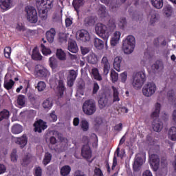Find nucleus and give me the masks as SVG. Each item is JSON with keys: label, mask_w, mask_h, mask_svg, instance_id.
<instances>
[{"label": "nucleus", "mask_w": 176, "mask_h": 176, "mask_svg": "<svg viewBox=\"0 0 176 176\" xmlns=\"http://www.w3.org/2000/svg\"><path fill=\"white\" fill-rule=\"evenodd\" d=\"M160 111L161 104L156 103L155 104V111L151 113V118L153 120L152 127L155 132H161V130L163 129V122L159 120Z\"/></svg>", "instance_id": "obj_1"}, {"label": "nucleus", "mask_w": 176, "mask_h": 176, "mask_svg": "<svg viewBox=\"0 0 176 176\" xmlns=\"http://www.w3.org/2000/svg\"><path fill=\"white\" fill-rule=\"evenodd\" d=\"M122 33L119 31H116L114 32L113 36L111 38V46H116V45L119 43L120 39Z\"/></svg>", "instance_id": "obj_21"}, {"label": "nucleus", "mask_w": 176, "mask_h": 176, "mask_svg": "<svg viewBox=\"0 0 176 176\" xmlns=\"http://www.w3.org/2000/svg\"><path fill=\"white\" fill-rule=\"evenodd\" d=\"M172 11H173V8L171 6L166 5L165 7H164L163 12L166 17L171 16Z\"/></svg>", "instance_id": "obj_39"}, {"label": "nucleus", "mask_w": 176, "mask_h": 176, "mask_svg": "<svg viewBox=\"0 0 176 176\" xmlns=\"http://www.w3.org/2000/svg\"><path fill=\"white\" fill-rule=\"evenodd\" d=\"M168 135L172 141H176V126H172L169 129Z\"/></svg>", "instance_id": "obj_36"}, {"label": "nucleus", "mask_w": 176, "mask_h": 176, "mask_svg": "<svg viewBox=\"0 0 176 176\" xmlns=\"http://www.w3.org/2000/svg\"><path fill=\"white\" fill-rule=\"evenodd\" d=\"M36 88L38 91H43L46 89V83L43 81H40L38 82Z\"/></svg>", "instance_id": "obj_49"}, {"label": "nucleus", "mask_w": 176, "mask_h": 176, "mask_svg": "<svg viewBox=\"0 0 176 176\" xmlns=\"http://www.w3.org/2000/svg\"><path fill=\"white\" fill-rule=\"evenodd\" d=\"M98 13L101 14V16H104L106 13V7L101 6L98 10Z\"/></svg>", "instance_id": "obj_62"}, {"label": "nucleus", "mask_w": 176, "mask_h": 176, "mask_svg": "<svg viewBox=\"0 0 176 176\" xmlns=\"http://www.w3.org/2000/svg\"><path fill=\"white\" fill-rule=\"evenodd\" d=\"M84 5V0H73L72 6H74L76 12H78L80 6Z\"/></svg>", "instance_id": "obj_33"}, {"label": "nucleus", "mask_w": 176, "mask_h": 176, "mask_svg": "<svg viewBox=\"0 0 176 176\" xmlns=\"http://www.w3.org/2000/svg\"><path fill=\"white\" fill-rule=\"evenodd\" d=\"M11 52H12L11 47H6L4 48V56L6 58H10Z\"/></svg>", "instance_id": "obj_53"}, {"label": "nucleus", "mask_w": 176, "mask_h": 176, "mask_svg": "<svg viewBox=\"0 0 176 176\" xmlns=\"http://www.w3.org/2000/svg\"><path fill=\"white\" fill-rule=\"evenodd\" d=\"M94 46L98 48L99 50H101L104 48V44L102 40H100L98 38H94Z\"/></svg>", "instance_id": "obj_32"}, {"label": "nucleus", "mask_w": 176, "mask_h": 176, "mask_svg": "<svg viewBox=\"0 0 176 176\" xmlns=\"http://www.w3.org/2000/svg\"><path fill=\"white\" fill-rule=\"evenodd\" d=\"M95 23V19L92 16H88L84 20V25L87 27L94 25Z\"/></svg>", "instance_id": "obj_30"}, {"label": "nucleus", "mask_w": 176, "mask_h": 176, "mask_svg": "<svg viewBox=\"0 0 176 176\" xmlns=\"http://www.w3.org/2000/svg\"><path fill=\"white\" fill-rule=\"evenodd\" d=\"M56 35V29L52 28L50 30L47 31L45 33L46 38L48 43H52L54 41V38Z\"/></svg>", "instance_id": "obj_16"}, {"label": "nucleus", "mask_w": 176, "mask_h": 176, "mask_svg": "<svg viewBox=\"0 0 176 176\" xmlns=\"http://www.w3.org/2000/svg\"><path fill=\"white\" fill-rule=\"evenodd\" d=\"M95 31L99 37L103 38L104 41H107L109 38V31L104 24L98 23L95 27Z\"/></svg>", "instance_id": "obj_5"}, {"label": "nucleus", "mask_w": 176, "mask_h": 176, "mask_svg": "<svg viewBox=\"0 0 176 176\" xmlns=\"http://www.w3.org/2000/svg\"><path fill=\"white\" fill-rule=\"evenodd\" d=\"M143 164V160L142 157H136L134 164H133V170H140V168L142 166Z\"/></svg>", "instance_id": "obj_23"}, {"label": "nucleus", "mask_w": 176, "mask_h": 176, "mask_svg": "<svg viewBox=\"0 0 176 176\" xmlns=\"http://www.w3.org/2000/svg\"><path fill=\"white\" fill-rule=\"evenodd\" d=\"M150 14H151L150 24L151 25H154L155 23H157L158 21L157 12L156 11L152 10Z\"/></svg>", "instance_id": "obj_31"}, {"label": "nucleus", "mask_w": 176, "mask_h": 176, "mask_svg": "<svg viewBox=\"0 0 176 176\" xmlns=\"http://www.w3.org/2000/svg\"><path fill=\"white\" fill-rule=\"evenodd\" d=\"M111 82L115 83L118 81V74L116 73V71L111 70Z\"/></svg>", "instance_id": "obj_52"}, {"label": "nucleus", "mask_w": 176, "mask_h": 176, "mask_svg": "<svg viewBox=\"0 0 176 176\" xmlns=\"http://www.w3.org/2000/svg\"><path fill=\"white\" fill-rule=\"evenodd\" d=\"M50 65L52 69H56L58 67V62L56 58H50Z\"/></svg>", "instance_id": "obj_43"}, {"label": "nucleus", "mask_w": 176, "mask_h": 176, "mask_svg": "<svg viewBox=\"0 0 176 176\" xmlns=\"http://www.w3.org/2000/svg\"><path fill=\"white\" fill-rule=\"evenodd\" d=\"M111 89L113 90V102H119L120 101V98H119V92H118V89L115 87L114 86L111 87Z\"/></svg>", "instance_id": "obj_40"}, {"label": "nucleus", "mask_w": 176, "mask_h": 176, "mask_svg": "<svg viewBox=\"0 0 176 176\" xmlns=\"http://www.w3.org/2000/svg\"><path fill=\"white\" fill-rule=\"evenodd\" d=\"M71 173V167L69 165H65L61 168L60 173L62 176H67Z\"/></svg>", "instance_id": "obj_35"}, {"label": "nucleus", "mask_w": 176, "mask_h": 176, "mask_svg": "<svg viewBox=\"0 0 176 176\" xmlns=\"http://www.w3.org/2000/svg\"><path fill=\"white\" fill-rule=\"evenodd\" d=\"M101 65L103 66L104 74L107 76L111 69L110 63L108 60L107 57L104 56L101 60Z\"/></svg>", "instance_id": "obj_17"}, {"label": "nucleus", "mask_w": 176, "mask_h": 176, "mask_svg": "<svg viewBox=\"0 0 176 176\" xmlns=\"http://www.w3.org/2000/svg\"><path fill=\"white\" fill-rule=\"evenodd\" d=\"M53 107V102L47 99L43 101V107L44 109H48L49 110Z\"/></svg>", "instance_id": "obj_48"}, {"label": "nucleus", "mask_w": 176, "mask_h": 176, "mask_svg": "<svg viewBox=\"0 0 176 176\" xmlns=\"http://www.w3.org/2000/svg\"><path fill=\"white\" fill-rule=\"evenodd\" d=\"M41 52L43 55L47 56L52 54V50L49 48H46L44 44H41Z\"/></svg>", "instance_id": "obj_47"}, {"label": "nucleus", "mask_w": 176, "mask_h": 176, "mask_svg": "<svg viewBox=\"0 0 176 176\" xmlns=\"http://www.w3.org/2000/svg\"><path fill=\"white\" fill-rule=\"evenodd\" d=\"M17 103L19 106L24 107L25 105V97L23 95H19L17 98Z\"/></svg>", "instance_id": "obj_42"}, {"label": "nucleus", "mask_w": 176, "mask_h": 176, "mask_svg": "<svg viewBox=\"0 0 176 176\" xmlns=\"http://www.w3.org/2000/svg\"><path fill=\"white\" fill-rule=\"evenodd\" d=\"M146 81V75L145 71L138 72L133 76V82L132 83L134 89H140L142 88L144 82Z\"/></svg>", "instance_id": "obj_3"}, {"label": "nucleus", "mask_w": 176, "mask_h": 176, "mask_svg": "<svg viewBox=\"0 0 176 176\" xmlns=\"http://www.w3.org/2000/svg\"><path fill=\"white\" fill-rule=\"evenodd\" d=\"M68 50L72 53H76L78 51V45L74 40H70L68 45Z\"/></svg>", "instance_id": "obj_22"}, {"label": "nucleus", "mask_w": 176, "mask_h": 176, "mask_svg": "<svg viewBox=\"0 0 176 176\" xmlns=\"http://www.w3.org/2000/svg\"><path fill=\"white\" fill-rule=\"evenodd\" d=\"M16 29L18 31H25V27L24 26V24H23V23H18Z\"/></svg>", "instance_id": "obj_61"}, {"label": "nucleus", "mask_w": 176, "mask_h": 176, "mask_svg": "<svg viewBox=\"0 0 176 176\" xmlns=\"http://www.w3.org/2000/svg\"><path fill=\"white\" fill-rule=\"evenodd\" d=\"M78 73L74 69L69 70V75L67 76L68 78L72 79L75 82L76 79L77 78Z\"/></svg>", "instance_id": "obj_44"}, {"label": "nucleus", "mask_w": 176, "mask_h": 176, "mask_svg": "<svg viewBox=\"0 0 176 176\" xmlns=\"http://www.w3.org/2000/svg\"><path fill=\"white\" fill-rule=\"evenodd\" d=\"M15 142L16 144L19 145L21 148H23V147L28 144V138L27 135L23 134L20 138H17Z\"/></svg>", "instance_id": "obj_18"}, {"label": "nucleus", "mask_w": 176, "mask_h": 176, "mask_svg": "<svg viewBox=\"0 0 176 176\" xmlns=\"http://www.w3.org/2000/svg\"><path fill=\"white\" fill-rule=\"evenodd\" d=\"M34 171V176H42V168L41 167H36Z\"/></svg>", "instance_id": "obj_58"}, {"label": "nucleus", "mask_w": 176, "mask_h": 176, "mask_svg": "<svg viewBox=\"0 0 176 176\" xmlns=\"http://www.w3.org/2000/svg\"><path fill=\"white\" fill-rule=\"evenodd\" d=\"M121 63H122V57L117 56L114 58L113 68L118 72H120Z\"/></svg>", "instance_id": "obj_25"}, {"label": "nucleus", "mask_w": 176, "mask_h": 176, "mask_svg": "<svg viewBox=\"0 0 176 176\" xmlns=\"http://www.w3.org/2000/svg\"><path fill=\"white\" fill-rule=\"evenodd\" d=\"M80 50L82 55L87 54V53H89L90 51L89 47H80Z\"/></svg>", "instance_id": "obj_63"}, {"label": "nucleus", "mask_w": 176, "mask_h": 176, "mask_svg": "<svg viewBox=\"0 0 176 176\" xmlns=\"http://www.w3.org/2000/svg\"><path fill=\"white\" fill-rule=\"evenodd\" d=\"M100 90V86L98 85V82H94V87H93V91L92 94L94 95L96 94L98 91Z\"/></svg>", "instance_id": "obj_57"}, {"label": "nucleus", "mask_w": 176, "mask_h": 176, "mask_svg": "<svg viewBox=\"0 0 176 176\" xmlns=\"http://www.w3.org/2000/svg\"><path fill=\"white\" fill-rule=\"evenodd\" d=\"M56 56L58 59L60 60H65L67 59L66 54L64 52V50H63L62 49H58L56 50Z\"/></svg>", "instance_id": "obj_34"}, {"label": "nucleus", "mask_w": 176, "mask_h": 176, "mask_svg": "<svg viewBox=\"0 0 176 176\" xmlns=\"http://www.w3.org/2000/svg\"><path fill=\"white\" fill-rule=\"evenodd\" d=\"M109 99L107 97H100L98 100V105L100 109H104L108 106Z\"/></svg>", "instance_id": "obj_28"}, {"label": "nucleus", "mask_w": 176, "mask_h": 176, "mask_svg": "<svg viewBox=\"0 0 176 176\" xmlns=\"http://www.w3.org/2000/svg\"><path fill=\"white\" fill-rule=\"evenodd\" d=\"M32 58L34 60H41L43 58V56H41V53L38 52V47H34L33 49Z\"/></svg>", "instance_id": "obj_27"}, {"label": "nucleus", "mask_w": 176, "mask_h": 176, "mask_svg": "<svg viewBox=\"0 0 176 176\" xmlns=\"http://www.w3.org/2000/svg\"><path fill=\"white\" fill-rule=\"evenodd\" d=\"M23 131V126L18 124L12 126V129H11V132L14 134H19V133H22Z\"/></svg>", "instance_id": "obj_29"}, {"label": "nucleus", "mask_w": 176, "mask_h": 176, "mask_svg": "<svg viewBox=\"0 0 176 176\" xmlns=\"http://www.w3.org/2000/svg\"><path fill=\"white\" fill-rule=\"evenodd\" d=\"M135 47V38L132 35L122 41V50L126 54H131Z\"/></svg>", "instance_id": "obj_2"}, {"label": "nucleus", "mask_w": 176, "mask_h": 176, "mask_svg": "<svg viewBox=\"0 0 176 176\" xmlns=\"http://www.w3.org/2000/svg\"><path fill=\"white\" fill-rule=\"evenodd\" d=\"M97 110L96 102L93 100H85L82 104V111L87 116L95 114Z\"/></svg>", "instance_id": "obj_4"}, {"label": "nucleus", "mask_w": 176, "mask_h": 176, "mask_svg": "<svg viewBox=\"0 0 176 176\" xmlns=\"http://www.w3.org/2000/svg\"><path fill=\"white\" fill-rule=\"evenodd\" d=\"M87 61L88 63L95 65L98 61V56L95 53L88 54V56H87Z\"/></svg>", "instance_id": "obj_24"}, {"label": "nucleus", "mask_w": 176, "mask_h": 176, "mask_svg": "<svg viewBox=\"0 0 176 176\" xmlns=\"http://www.w3.org/2000/svg\"><path fill=\"white\" fill-rule=\"evenodd\" d=\"M36 78H46L50 76L49 71L41 65H36L34 69Z\"/></svg>", "instance_id": "obj_9"}, {"label": "nucleus", "mask_w": 176, "mask_h": 176, "mask_svg": "<svg viewBox=\"0 0 176 176\" xmlns=\"http://www.w3.org/2000/svg\"><path fill=\"white\" fill-rule=\"evenodd\" d=\"M151 4L155 8L161 9L164 6L163 0H151Z\"/></svg>", "instance_id": "obj_37"}, {"label": "nucleus", "mask_w": 176, "mask_h": 176, "mask_svg": "<svg viewBox=\"0 0 176 176\" xmlns=\"http://www.w3.org/2000/svg\"><path fill=\"white\" fill-rule=\"evenodd\" d=\"M77 34L79 36V39L82 42H88L90 40V35L88 31L82 29L77 32Z\"/></svg>", "instance_id": "obj_15"}, {"label": "nucleus", "mask_w": 176, "mask_h": 176, "mask_svg": "<svg viewBox=\"0 0 176 176\" xmlns=\"http://www.w3.org/2000/svg\"><path fill=\"white\" fill-rule=\"evenodd\" d=\"M50 120L51 122H56L57 121V115H56V111L53 110L51 113H50Z\"/></svg>", "instance_id": "obj_55"}, {"label": "nucleus", "mask_w": 176, "mask_h": 176, "mask_svg": "<svg viewBox=\"0 0 176 176\" xmlns=\"http://www.w3.org/2000/svg\"><path fill=\"white\" fill-rule=\"evenodd\" d=\"M11 161L12 162H17V155H16V151H13L11 153Z\"/></svg>", "instance_id": "obj_59"}, {"label": "nucleus", "mask_w": 176, "mask_h": 176, "mask_svg": "<svg viewBox=\"0 0 176 176\" xmlns=\"http://www.w3.org/2000/svg\"><path fill=\"white\" fill-rule=\"evenodd\" d=\"M126 24V18L124 17H122L119 19V22H118V26L120 27V28H124V25Z\"/></svg>", "instance_id": "obj_54"}, {"label": "nucleus", "mask_w": 176, "mask_h": 176, "mask_svg": "<svg viewBox=\"0 0 176 176\" xmlns=\"http://www.w3.org/2000/svg\"><path fill=\"white\" fill-rule=\"evenodd\" d=\"M12 0H0V8L8 10L12 8Z\"/></svg>", "instance_id": "obj_20"}, {"label": "nucleus", "mask_w": 176, "mask_h": 176, "mask_svg": "<svg viewBox=\"0 0 176 176\" xmlns=\"http://www.w3.org/2000/svg\"><path fill=\"white\" fill-rule=\"evenodd\" d=\"M41 4L42 3H40V1H36V7L38 10L39 17L41 19L42 21H45L47 18L48 10L44 8V7L41 6Z\"/></svg>", "instance_id": "obj_12"}, {"label": "nucleus", "mask_w": 176, "mask_h": 176, "mask_svg": "<svg viewBox=\"0 0 176 176\" xmlns=\"http://www.w3.org/2000/svg\"><path fill=\"white\" fill-rule=\"evenodd\" d=\"M81 128L82 129V131L87 132L89 130V122L87 120H82L81 121Z\"/></svg>", "instance_id": "obj_51"}, {"label": "nucleus", "mask_w": 176, "mask_h": 176, "mask_svg": "<svg viewBox=\"0 0 176 176\" xmlns=\"http://www.w3.org/2000/svg\"><path fill=\"white\" fill-rule=\"evenodd\" d=\"M34 129V132H38L39 133H42V130H45L47 128V125L45 122L42 120L36 121L33 124Z\"/></svg>", "instance_id": "obj_13"}, {"label": "nucleus", "mask_w": 176, "mask_h": 176, "mask_svg": "<svg viewBox=\"0 0 176 176\" xmlns=\"http://www.w3.org/2000/svg\"><path fill=\"white\" fill-rule=\"evenodd\" d=\"M15 82L12 79L4 80V88L7 90H10L12 89Z\"/></svg>", "instance_id": "obj_38"}, {"label": "nucleus", "mask_w": 176, "mask_h": 176, "mask_svg": "<svg viewBox=\"0 0 176 176\" xmlns=\"http://www.w3.org/2000/svg\"><path fill=\"white\" fill-rule=\"evenodd\" d=\"M36 1L41 3V6L47 10L53 8L54 0H36Z\"/></svg>", "instance_id": "obj_19"}, {"label": "nucleus", "mask_w": 176, "mask_h": 176, "mask_svg": "<svg viewBox=\"0 0 176 176\" xmlns=\"http://www.w3.org/2000/svg\"><path fill=\"white\" fill-rule=\"evenodd\" d=\"M91 74L96 80H98V81L102 80V77L100 74L99 69H97V67H94V69H91Z\"/></svg>", "instance_id": "obj_26"}, {"label": "nucleus", "mask_w": 176, "mask_h": 176, "mask_svg": "<svg viewBox=\"0 0 176 176\" xmlns=\"http://www.w3.org/2000/svg\"><path fill=\"white\" fill-rule=\"evenodd\" d=\"M81 155L83 158H85L87 160H90L92 157V151L89 144H85L84 146H82L81 150Z\"/></svg>", "instance_id": "obj_14"}, {"label": "nucleus", "mask_w": 176, "mask_h": 176, "mask_svg": "<svg viewBox=\"0 0 176 176\" xmlns=\"http://www.w3.org/2000/svg\"><path fill=\"white\" fill-rule=\"evenodd\" d=\"M161 164L162 167L168 166V161L164 157H163L161 160Z\"/></svg>", "instance_id": "obj_64"}, {"label": "nucleus", "mask_w": 176, "mask_h": 176, "mask_svg": "<svg viewBox=\"0 0 176 176\" xmlns=\"http://www.w3.org/2000/svg\"><path fill=\"white\" fill-rule=\"evenodd\" d=\"M52 158V154H50V153L47 152L45 153V155L44 156V159H43V164L44 166H47V164H48Z\"/></svg>", "instance_id": "obj_45"}, {"label": "nucleus", "mask_w": 176, "mask_h": 176, "mask_svg": "<svg viewBox=\"0 0 176 176\" xmlns=\"http://www.w3.org/2000/svg\"><path fill=\"white\" fill-rule=\"evenodd\" d=\"M94 176H104L102 170L100 168L96 167L94 170Z\"/></svg>", "instance_id": "obj_56"}, {"label": "nucleus", "mask_w": 176, "mask_h": 176, "mask_svg": "<svg viewBox=\"0 0 176 176\" xmlns=\"http://www.w3.org/2000/svg\"><path fill=\"white\" fill-rule=\"evenodd\" d=\"M10 117V111L7 109H3L0 112V121H2L3 120L8 119Z\"/></svg>", "instance_id": "obj_41"}, {"label": "nucleus", "mask_w": 176, "mask_h": 176, "mask_svg": "<svg viewBox=\"0 0 176 176\" xmlns=\"http://www.w3.org/2000/svg\"><path fill=\"white\" fill-rule=\"evenodd\" d=\"M157 91V86L154 82H147L142 88V93L145 97H151Z\"/></svg>", "instance_id": "obj_7"}, {"label": "nucleus", "mask_w": 176, "mask_h": 176, "mask_svg": "<svg viewBox=\"0 0 176 176\" xmlns=\"http://www.w3.org/2000/svg\"><path fill=\"white\" fill-rule=\"evenodd\" d=\"M25 12L28 14V20L31 23L38 22V14L36 10L33 6L25 7Z\"/></svg>", "instance_id": "obj_6"}, {"label": "nucleus", "mask_w": 176, "mask_h": 176, "mask_svg": "<svg viewBox=\"0 0 176 176\" xmlns=\"http://www.w3.org/2000/svg\"><path fill=\"white\" fill-rule=\"evenodd\" d=\"M150 165L153 171H157L160 166V159L157 155L153 154L150 156Z\"/></svg>", "instance_id": "obj_10"}, {"label": "nucleus", "mask_w": 176, "mask_h": 176, "mask_svg": "<svg viewBox=\"0 0 176 176\" xmlns=\"http://www.w3.org/2000/svg\"><path fill=\"white\" fill-rule=\"evenodd\" d=\"M126 0H102V3L107 6L111 10L115 11L124 3Z\"/></svg>", "instance_id": "obj_8"}, {"label": "nucleus", "mask_w": 176, "mask_h": 176, "mask_svg": "<svg viewBox=\"0 0 176 176\" xmlns=\"http://www.w3.org/2000/svg\"><path fill=\"white\" fill-rule=\"evenodd\" d=\"M58 76H59V80L58 82V86L56 87V89L58 91V94L60 95V97H63V96L64 95V91H66L67 88L64 82V75L58 74Z\"/></svg>", "instance_id": "obj_11"}, {"label": "nucleus", "mask_w": 176, "mask_h": 176, "mask_svg": "<svg viewBox=\"0 0 176 176\" xmlns=\"http://www.w3.org/2000/svg\"><path fill=\"white\" fill-rule=\"evenodd\" d=\"M127 76H128L127 72H124L122 74H120L121 81L122 82H125L126 81Z\"/></svg>", "instance_id": "obj_60"}, {"label": "nucleus", "mask_w": 176, "mask_h": 176, "mask_svg": "<svg viewBox=\"0 0 176 176\" xmlns=\"http://www.w3.org/2000/svg\"><path fill=\"white\" fill-rule=\"evenodd\" d=\"M167 97L168 98L169 102H175L176 98L175 97V92L173 90H170L167 93Z\"/></svg>", "instance_id": "obj_46"}, {"label": "nucleus", "mask_w": 176, "mask_h": 176, "mask_svg": "<svg viewBox=\"0 0 176 176\" xmlns=\"http://www.w3.org/2000/svg\"><path fill=\"white\" fill-rule=\"evenodd\" d=\"M161 67H163V63L160 60L155 61V63L151 66V69L155 71Z\"/></svg>", "instance_id": "obj_50"}]
</instances>
